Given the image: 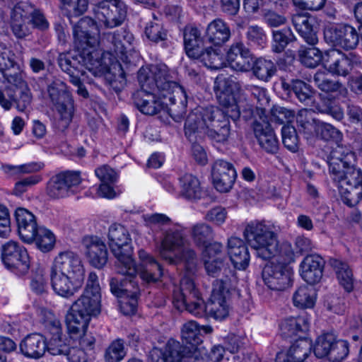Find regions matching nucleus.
<instances>
[{"instance_id":"obj_1","label":"nucleus","mask_w":362,"mask_h":362,"mask_svg":"<svg viewBox=\"0 0 362 362\" xmlns=\"http://www.w3.org/2000/svg\"><path fill=\"white\" fill-rule=\"evenodd\" d=\"M137 77L140 88L132 98L140 112L152 116L169 107V113L175 121L182 118L187 104V93L183 87L173 81L165 64L141 67Z\"/></svg>"},{"instance_id":"obj_2","label":"nucleus","mask_w":362,"mask_h":362,"mask_svg":"<svg viewBox=\"0 0 362 362\" xmlns=\"http://www.w3.org/2000/svg\"><path fill=\"white\" fill-rule=\"evenodd\" d=\"M231 291L228 280H216L209 300L205 304L192 276H185L181 279L179 287L174 286L173 303L177 310H186L194 316L202 317L208 313L215 320H223L229 315Z\"/></svg>"},{"instance_id":"obj_3","label":"nucleus","mask_w":362,"mask_h":362,"mask_svg":"<svg viewBox=\"0 0 362 362\" xmlns=\"http://www.w3.org/2000/svg\"><path fill=\"white\" fill-rule=\"evenodd\" d=\"M110 250L117 259V271L119 274L130 276L139 273L140 279L151 284L159 281L163 276L160 264L144 250L139 251L141 264L136 267L132 257V239L128 230L119 223L112 224L108 230Z\"/></svg>"},{"instance_id":"obj_4","label":"nucleus","mask_w":362,"mask_h":362,"mask_svg":"<svg viewBox=\"0 0 362 362\" xmlns=\"http://www.w3.org/2000/svg\"><path fill=\"white\" fill-rule=\"evenodd\" d=\"M239 107L232 109H220L217 107H197L187 116L185 123V133L190 141L197 137L207 136L212 141L226 142L231 134L229 118H239Z\"/></svg>"},{"instance_id":"obj_5","label":"nucleus","mask_w":362,"mask_h":362,"mask_svg":"<svg viewBox=\"0 0 362 362\" xmlns=\"http://www.w3.org/2000/svg\"><path fill=\"white\" fill-rule=\"evenodd\" d=\"M85 269L80 257L75 252H60L53 259L49 269V279L54 292L69 298L81 288Z\"/></svg>"},{"instance_id":"obj_6","label":"nucleus","mask_w":362,"mask_h":362,"mask_svg":"<svg viewBox=\"0 0 362 362\" xmlns=\"http://www.w3.org/2000/svg\"><path fill=\"white\" fill-rule=\"evenodd\" d=\"M187 243L181 230H168L162 239L160 255L170 264L176 263L177 260L183 262L186 271L184 276H192L197 270V258L193 250L184 248Z\"/></svg>"},{"instance_id":"obj_7","label":"nucleus","mask_w":362,"mask_h":362,"mask_svg":"<svg viewBox=\"0 0 362 362\" xmlns=\"http://www.w3.org/2000/svg\"><path fill=\"white\" fill-rule=\"evenodd\" d=\"M243 236L248 245L257 251V256L269 259L279 252V243L273 227L264 221H252L246 226Z\"/></svg>"},{"instance_id":"obj_8","label":"nucleus","mask_w":362,"mask_h":362,"mask_svg":"<svg viewBox=\"0 0 362 362\" xmlns=\"http://www.w3.org/2000/svg\"><path fill=\"white\" fill-rule=\"evenodd\" d=\"M101 312V300L81 294L69 309L66 324L69 333L78 334L84 332L93 317Z\"/></svg>"},{"instance_id":"obj_9","label":"nucleus","mask_w":362,"mask_h":362,"mask_svg":"<svg viewBox=\"0 0 362 362\" xmlns=\"http://www.w3.org/2000/svg\"><path fill=\"white\" fill-rule=\"evenodd\" d=\"M73 35L77 49H82L85 64L91 67L99 64V54L95 49L98 44L99 32L95 21L88 16L81 18L73 26Z\"/></svg>"},{"instance_id":"obj_10","label":"nucleus","mask_w":362,"mask_h":362,"mask_svg":"<svg viewBox=\"0 0 362 362\" xmlns=\"http://www.w3.org/2000/svg\"><path fill=\"white\" fill-rule=\"evenodd\" d=\"M47 93L52 106L60 116L58 127L64 131L69 125L74 115L73 97L68 90L66 84L58 78L48 85Z\"/></svg>"},{"instance_id":"obj_11","label":"nucleus","mask_w":362,"mask_h":362,"mask_svg":"<svg viewBox=\"0 0 362 362\" xmlns=\"http://www.w3.org/2000/svg\"><path fill=\"white\" fill-rule=\"evenodd\" d=\"M213 331L211 326H199V324L194 320L187 322L182 325L181 329L182 339L186 345L180 344L178 341L170 339L163 344L161 348L167 349L170 343L173 341L178 344L181 347L178 354L189 361L192 359H198L200 354L198 351V345L202 341V333L210 334Z\"/></svg>"},{"instance_id":"obj_12","label":"nucleus","mask_w":362,"mask_h":362,"mask_svg":"<svg viewBox=\"0 0 362 362\" xmlns=\"http://www.w3.org/2000/svg\"><path fill=\"white\" fill-rule=\"evenodd\" d=\"M120 274L121 276L113 277L110 280L112 293L120 298L119 308L125 315H133L137 308V296L139 294L136 275Z\"/></svg>"},{"instance_id":"obj_13","label":"nucleus","mask_w":362,"mask_h":362,"mask_svg":"<svg viewBox=\"0 0 362 362\" xmlns=\"http://www.w3.org/2000/svg\"><path fill=\"white\" fill-rule=\"evenodd\" d=\"M93 13L101 25L112 29L120 26L125 21L127 6L121 0H103L95 5Z\"/></svg>"},{"instance_id":"obj_14","label":"nucleus","mask_w":362,"mask_h":362,"mask_svg":"<svg viewBox=\"0 0 362 362\" xmlns=\"http://www.w3.org/2000/svg\"><path fill=\"white\" fill-rule=\"evenodd\" d=\"M329 171L333 181L337 183L339 180L349 173L361 172L356 168V155L354 152L338 146L330 153L328 160Z\"/></svg>"},{"instance_id":"obj_15","label":"nucleus","mask_w":362,"mask_h":362,"mask_svg":"<svg viewBox=\"0 0 362 362\" xmlns=\"http://www.w3.org/2000/svg\"><path fill=\"white\" fill-rule=\"evenodd\" d=\"M361 62L360 55L355 52L345 54L339 49H332L324 54V66L332 75L346 76L353 66Z\"/></svg>"},{"instance_id":"obj_16","label":"nucleus","mask_w":362,"mask_h":362,"mask_svg":"<svg viewBox=\"0 0 362 362\" xmlns=\"http://www.w3.org/2000/svg\"><path fill=\"white\" fill-rule=\"evenodd\" d=\"M324 37L327 42L346 50L356 49L359 42L356 29L349 24L327 25L324 30Z\"/></svg>"},{"instance_id":"obj_17","label":"nucleus","mask_w":362,"mask_h":362,"mask_svg":"<svg viewBox=\"0 0 362 362\" xmlns=\"http://www.w3.org/2000/svg\"><path fill=\"white\" fill-rule=\"evenodd\" d=\"M1 258L5 266L17 274H24L30 268L26 249L16 241L11 240L2 245Z\"/></svg>"},{"instance_id":"obj_18","label":"nucleus","mask_w":362,"mask_h":362,"mask_svg":"<svg viewBox=\"0 0 362 362\" xmlns=\"http://www.w3.org/2000/svg\"><path fill=\"white\" fill-rule=\"evenodd\" d=\"M293 271L284 264L271 262L265 265L262 276L264 284L273 291H284L292 286Z\"/></svg>"},{"instance_id":"obj_19","label":"nucleus","mask_w":362,"mask_h":362,"mask_svg":"<svg viewBox=\"0 0 362 362\" xmlns=\"http://www.w3.org/2000/svg\"><path fill=\"white\" fill-rule=\"evenodd\" d=\"M81 182L79 172L66 171L52 176L47 184L46 193L52 199H60L74 193Z\"/></svg>"},{"instance_id":"obj_20","label":"nucleus","mask_w":362,"mask_h":362,"mask_svg":"<svg viewBox=\"0 0 362 362\" xmlns=\"http://www.w3.org/2000/svg\"><path fill=\"white\" fill-rule=\"evenodd\" d=\"M211 177L215 189L219 192L226 193L232 189L237 173L232 163L217 160L212 165Z\"/></svg>"},{"instance_id":"obj_21","label":"nucleus","mask_w":362,"mask_h":362,"mask_svg":"<svg viewBox=\"0 0 362 362\" xmlns=\"http://www.w3.org/2000/svg\"><path fill=\"white\" fill-rule=\"evenodd\" d=\"M226 65L237 71H248L253 62L252 54L241 41L234 42L226 55Z\"/></svg>"},{"instance_id":"obj_22","label":"nucleus","mask_w":362,"mask_h":362,"mask_svg":"<svg viewBox=\"0 0 362 362\" xmlns=\"http://www.w3.org/2000/svg\"><path fill=\"white\" fill-rule=\"evenodd\" d=\"M78 54L72 55L69 53L60 54L58 59V63L62 70L67 73L69 76V81L71 83H76L78 76H83L85 74L84 68L92 71L95 68H98L100 65L99 61L98 64L93 65L89 67L83 62L81 56L83 54L82 49H78Z\"/></svg>"},{"instance_id":"obj_23","label":"nucleus","mask_w":362,"mask_h":362,"mask_svg":"<svg viewBox=\"0 0 362 362\" xmlns=\"http://www.w3.org/2000/svg\"><path fill=\"white\" fill-rule=\"evenodd\" d=\"M253 130L259 145L267 153L275 154L279 150V141L271 124L264 119L253 123Z\"/></svg>"},{"instance_id":"obj_24","label":"nucleus","mask_w":362,"mask_h":362,"mask_svg":"<svg viewBox=\"0 0 362 362\" xmlns=\"http://www.w3.org/2000/svg\"><path fill=\"white\" fill-rule=\"evenodd\" d=\"M86 255L93 267L100 269L107 262V250L105 243L97 236H86L83 240Z\"/></svg>"},{"instance_id":"obj_25","label":"nucleus","mask_w":362,"mask_h":362,"mask_svg":"<svg viewBox=\"0 0 362 362\" xmlns=\"http://www.w3.org/2000/svg\"><path fill=\"white\" fill-rule=\"evenodd\" d=\"M214 89L223 109H232L233 105L238 107L233 94L239 89V84L232 78L218 76Z\"/></svg>"},{"instance_id":"obj_26","label":"nucleus","mask_w":362,"mask_h":362,"mask_svg":"<svg viewBox=\"0 0 362 362\" xmlns=\"http://www.w3.org/2000/svg\"><path fill=\"white\" fill-rule=\"evenodd\" d=\"M353 183L341 181L336 183L343 202L349 206L356 205L362 199V171L354 172L351 175Z\"/></svg>"},{"instance_id":"obj_27","label":"nucleus","mask_w":362,"mask_h":362,"mask_svg":"<svg viewBox=\"0 0 362 362\" xmlns=\"http://www.w3.org/2000/svg\"><path fill=\"white\" fill-rule=\"evenodd\" d=\"M325 261L317 254L305 256L300 264V274L309 284L318 283L322 277Z\"/></svg>"},{"instance_id":"obj_28","label":"nucleus","mask_w":362,"mask_h":362,"mask_svg":"<svg viewBox=\"0 0 362 362\" xmlns=\"http://www.w3.org/2000/svg\"><path fill=\"white\" fill-rule=\"evenodd\" d=\"M230 36L229 25L223 20L216 18L206 26L204 39L214 46L221 47L230 40Z\"/></svg>"},{"instance_id":"obj_29","label":"nucleus","mask_w":362,"mask_h":362,"mask_svg":"<svg viewBox=\"0 0 362 362\" xmlns=\"http://www.w3.org/2000/svg\"><path fill=\"white\" fill-rule=\"evenodd\" d=\"M228 254L234 267L245 270L249 265L250 256L244 241L237 237H231L228 240Z\"/></svg>"},{"instance_id":"obj_30","label":"nucleus","mask_w":362,"mask_h":362,"mask_svg":"<svg viewBox=\"0 0 362 362\" xmlns=\"http://www.w3.org/2000/svg\"><path fill=\"white\" fill-rule=\"evenodd\" d=\"M47 349L46 339L37 333L28 334L20 344L21 352L28 358H40L45 354Z\"/></svg>"},{"instance_id":"obj_31","label":"nucleus","mask_w":362,"mask_h":362,"mask_svg":"<svg viewBox=\"0 0 362 362\" xmlns=\"http://www.w3.org/2000/svg\"><path fill=\"white\" fill-rule=\"evenodd\" d=\"M315 85L322 92L328 94H335L337 98H346L347 88L339 81L330 78L325 71H317L313 77Z\"/></svg>"},{"instance_id":"obj_32","label":"nucleus","mask_w":362,"mask_h":362,"mask_svg":"<svg viewBox=\"0 0 362 362\" xmlns=\"http://www.w3.org/2000/svg\"><path fill=\"white\" fill-rule=\"evenodd\" d=\"M315 19L303 13H296L292 17V23L299 35L310 45L318 42L316 33L313 30Z\"/></svg>"},{"instance_id":"obj_33","label":"nucleus","mask_w":362,"mask_h":362,"mask_svg":"<svg viewBox=\"0 0 362 362\" xmlns=\"http://www.w3.org/2000/svg\"><path fill=\"white\" fill-rule=\"evenodd\" d=\"M180 349V345L173 341L169 344L167 349L155 346L149 353L150 362H191L178 354Z\"/></svg>"},{"instance_id":"obj_34","label":"nucleus","mask_w":362,"mask_h":362,"mask_svg":"<svg viewBox=\"0 0 362 362\" xmlns=\"http://www.w3.org/2000/svg\"><path fill=\"white\" fill-rule=\"evenodd\" d=\"M180 196L189 200L199 199L203 194L199 179L190 173H185L179 178Z\"/></svg>"},{"instance_id":"obj_35","label":"nucleus","mask_w":362,"mask_h":362,"mask_svg":"<svg viewBox=\"0 0 362 362\" xmlns=\"http://www.w3.org/2000/svg\"><path fill=\"white\" fill-rule=\"evenodd\" d=\"M309 327V321L305 316L288 317L279 325L281 335L284 338H292L300 332H305Z\"/></svg>"},{"instance_id":"obj_36","label":"nucleus","mask_w":362,"mask_h":362,"mask_svg":"<svg viewBox=\"0 0 362 362\" xmlns=\"http://www.w3.org/2000/svg\"><path fill=\"white\" fill-rule=\"evenodd\" d=\"M107 40H111L114 52L117 55H124L131 51L134 42V35L129 31L122 30L107 34Z\"/></svg>"},{"instance_id":"obj_37","label":"nucleus","mask_w":362,"mask_h":362,"mask_svg":"<svg viewBox=\"0 0 362 362\" xmlns=\"http://www.w3.org/2000/svg\"><path fill=\"white\" fill-rule=\"evenodd\" d=\"M13 66V61L8 57V49L5 45L0 44V71L3 72L4 80L16 88H21L25 85V81L18 73L11 74L4 72Z\"/></svg>"},{"instance_id":"obj_38","label":"nucleus","mask_w":362,"mask_h":362,"mask_svg":"<svg viewBox=\"0 0 362 362\" xmlns=\"http://www.w3.org/2000/svg\"><path fill=\"white\" fill-rule=\"evenodd\" d=\"M205 66L210 69H220L226 66V62L220 49H213L209 47L204 49H200L197 57Z\"/></svg>"},{"instance_id":"obj_39","label":"nucleus","mask_w":362,"mask_h":362,"mask_svg":"<svg viewBox=\"0 0 362 362\" xmlns=\"http://www.w3.org/2000/svg\"><path fill=\"white\" fill-rule=\"evenodd\" d=\"M329 264L334 270L340 285L346 291L349 293L352 291L354 280L352 270L348 264L337 259H331Z\"/></svg>"},{"instance_id":"obj_40","label":"nucleus","mask_w":362,"mask_h":362,"mask_svg":"<svg viewBox=\"0 0 362 362\" xmlns=\"http://www.w3.org/2000/svg\"><path fill=\"white\" fill-rule=\"evenodd\" d=\"M183 37L187 55L190 58L197 57L199 51L201 49L199 46L202 42L200 31L194 26H186L184 30Z\"/></svg>"},{"instance_id":"obj_41","label":"nucleus","mask_w":362,"mask_h":362,"mask_svg":"<svg viewBox=\"0 0 362 362\" xmlns=\"http://www.w3.org/2000/svg\"><path fill=\"white\" fill-rule=\"evenodd\" d=\"M189 235L197 246L206 247L214 239V233L209 225L200 222L191 226Z\"/></svg>"},{"instance_id":"obj_42","label":"nucleus","mask_w":362,"mask_h":362,"mask_svg":"<svg viewBox=\"0 0 362 362\" xmlns=\"http://www.w3.org/2000/svg\"><path fill=\"white\" fill-rule=\"evenodd\" d=\"M316 291L310 286H300L293 295V305L299 308H311L315 305Z\"/></svg>"},{"instance_id":"obj_43","label":"nucleus","mask_w":362,"mask_h":362,"mask_svg":"<svg viewBox=\"0 0 362 362\" xmlns=\"http://www.w3.org/2000/svg\"><path fill=\"white\" fill-rule=\"evenodd\" d=\"M298 55L300 63L308 68H315L322 62L324 63L322 52L314 45L301 46L298 51Z\"/></svg>"},{"instance_id":"obj_44","label":"nucleus","mask_w":362,"mask_h":362,"mask_svg":"<svg viewBox=\"0 0 362 362\" xmlns=\"http://www.w3.org/2000/svg\"><path fill=\"white\" fill-rule=\"evenodd\" d=\"M44 168L42 163H29L19 165L8 164L2 165L3 172L8 177H19L24 174L33 173L41 170Z\"/></svg>"},{"instance_id":"obj_45","label":"nucleus","mask_w":362,"mask_h":362,"mask_svg":"<svg viewBox=\"0 0 362 362\" xmlns=\"http://www.w3.org/2000/svg\"><path fill=\"white\" fill-rule=\"evenodd\" d=\"M254 75L259 79L267 81L276 72L275 64L271 61L264 58L257 59L252 64Z\"/></svg>"},{"instance_id":"obj_46","label":"nucleus","mask_w":362,"mask_h":362,"mask_svg":"<svg viewBox=\"0 0 362 362\" xmlns=\"http://www.w3.org/2000/svg\"><path fill=\"white\" fill-rule=\"evenodd\" d=\"M61 10L69 18L83 15L88 9V0H60Z\"/></svg>"},{"instance_id":"obj_47","label":"nucleus","mask_w":362,"mask_h":362,"mask_svg":"<svg viewBox=\"0 0 362 362\" xmlns=\"http://www.w3.org/2000/svg\"><path fill=\"white\" fill-rule=\"evenodd\" d=\"M127 355L124 341L122 339L113 340L107 347L104 354L105 362H120Z\"/></svg>"},{"instance_id":"obj_48","label":"nucleus","mask_w":362,"mask_h":362,"mask_svg":"<svg viewBox=\"0 0 362 362\" xmlns=\"http://www.w3.org/2000/svg\"><path fill=\"white\" fill-rule=\"evenodd\" d=\"M272 50L276 53L282 52L286 46L295 40V36L290 28L273 31Z\"/></svg>"},{"instance_id":"obj_49","label":"nucleus","mask_w":362,"mask_h":362,"mask_svg":"<svg viewBox=\"0 0 362 362\" xmlns=\"http://www.w3.org/2000/svg\"><path fill=\"white\" fill-rule=\"evenodd\" d=\"M335 336L332 333H325L319 336L315 343L313 351L317 358L327 357L330 354Z\"/></svg>"},{"instance_id":"obj_50","label":"nucleus","mask_w":362,"mask_h":362,"mask_svg":"<svg viewBox=\"0 0 362 362\" xmlns=\"http://www.w3.org/2000/svg\"><path fill=\"white\" fill-rule=\"evenodd\" d=\"M33 241L35 242V244L40 250L48 252L54 247L55 237L49 230L44 227H40Z\"/></svg>"},{"instance_id":"obj_51","label":"nucleus","mask_w":362,"mask_h":362,"mask_svg":"<svg viewBox=\"0 0 362 362\" xmlns=\"http://www.w3.org/2000/svg\"><path fill=\"white\" fill-rule=\"evenodd\" d=\"M292 91L300 102L309 104L312 102L313 90L310 85L303 81L296 80L292 82Z\"/></svg>"},{"instance_id":"obj_52","label":"nucleus","mask_w":362,"mask_h":362,"mask_svg":"<svg viewBox=\"0 0 362 362\" xmlns=\"http://www.w3.org/2000/svg\"><path fill=\"white\" fill-rule=\"evenodd\" d=\"M245 35L248 44L252 46L263 47L267 43V35L258 25L249 26Z\"/></svg>"},{"instance_id":"obj_53","label":"nucleus","mask_w":362,"mask_h":362,"mask_svg":"<svg viewBox=\"0 0 362 362\" xmlns=\"http://www.w3.org/2000/svg\"><path fill=\"white\" fill-rule=\"evenodd\" d=\"M294 117V112L284 107L275 105L270 111V121L279 124L289 123Z\"/></svg>"},{"instance_id":"obj_54","label":"nucleus","mask_w":362,"mask_h":362,"mask_svg":"<svg viewBox=\"0 0 362 362\" xmlns=\"http://www.w3.org/2000/svg\"><path fill=\"white\" fill-rule=\"evenodd\" d=\"M282 142L284 146L292 152H296L298 147V137L296 129L291 125H284L281 129Z\"/></svg>"},{"instance_id":"obj_55","label":"nucleus","mask_w":362,"mask_h":362,"mask_svg":"<svg viewBox=\"0 0 362 362\" xmlns=\"http://www.w3.org/2000/svg\"><path fill=\"white\" fill-rule=\"evenodd\" d=\"M349 353V344L346 340H337L335 337V342L333 343L329 361L332 362H339L344 359Z\"/></svg>"},{"instance_id":"obj_56","label":"nucleus","mask_w":362,"mask_h":362,"mask_svg":"<svg viewBox=\"0 0 362 362\" xmlns=\"http://www.w3.org/2000/svg\"><path fill=\"white\" fill-rule=\"evenodd\" d=\"M316 132L319 136L327 141L329 139L339 141L342 137V134L339 129L325 122L317 123Z\"/></svg>"},{"instance_id":"obj_57","label":"nucleus","mask_w":362,"mask_h":362,"mask_svg":"<svg viewBox=\"0 0 362 362\" xmlns=\"http://www.w3.org/2000/svg\"><path fill=\"white\" fill-rule=\"evenodd\" d=\"M83 294L90 296L93 298L101 300V288L98 277L95 272L88 274L86 285Z\"/></svg>"},{"instance_id":"obj_58","label":"nucleus","mask_w":362,"mask_h":362,"mask_svg":"<svg viewBox=\"0 0 362 362\" xmlns=\"http://www.w3.org/2000/svg\"><path fill=\"white\" fill-rule=\"evenodd\" d=\"M42 180V177L41 175H34L18 181L13 189V194L16 196H21L27 191L28 188L37 185Z\"/></svg>"},{"instance_id":"obj_59","label":"nucleus","mask_w":362,"mask_h":362,"mask_svg":"<svg viewBox=\"0 0 362 362\" xmlns=\"http://www.w3.org/2000/svg\"><path fill=\"white\" fill-rule=\"evenodd\" d=\"M145 34L151 41L155 42L165 40L167 36L166 32L160 24L152 22L146 26Z\"/></svg>"},{"instance_id":"obj_60","label":"nucleus","mask_w":362,"mask_h":362,"mask_svg":"<svg viewBox=\"0 0 362 362\" xmlns=\"http://www.w3.org/2000/svg\"><path fill=\"white\" fill-rule=\"evenodd\" d=\"M30 286L32 290L37 294H42L46 292L47 282L45 277V272L42 269L38 268L34 274Z\"/></svg>"},{"instance_id":"obj_61","label":"nucleus","mask_w":362,"mask_h":362,"mask_svg":"<svg viewBox=\"0 0 362 362\" xmlns=\"http://www.w3.org/2000/svg\"><path fill=\"white\" fill-rule=\"evenodd\" d=\"M95 174L101 183H115L117 181V175L114 169L109 165H104L95 170Z\"/></svg>"},{"instance_id":"obj_62","label":"nucleus","mask_w":362,"mask_h":362,"mask_svg":"<svg viewBox=\"0 0 362 362\" xmlns=\"http://www.w3.org/2000/svg\"><path fill=\"white\" fill-rule=\"evenodd\" d=\"M263 18L265 23L272 28L279 27L286 23V18L284 15L272 9L265 11Z\"/></svg>"},{"instance_id":"obj_63","label":"nucleus","mask_w":362,"mask_h":362,"mask_svg":"<svg viewBox=\"0 0 362 362\" xmlns=\"http://www.w3.org/2000/svg\"><path fill=\"white\" fill-rule=\"evenodd\" d=\"M40 227H37V223L33 222L30 225L18 226V233L21 238L25 243H30L33 242L36 237V233Z\"/></svg>"},{"instance_id":"obj_64","label":"nucleus","mask_w":362,"mask_h":362,"mask_svg":"<svg viewBox=\"0 0 362 362\" xmlns=\"http://www.w3.org/2000/svg\"><path fill=\"white\" fill-rule=\"evenodd\" d=\"M15 101L16 97L14 88L8 86L4 90H0V105L5 110H10Z\"/></svg>"}]
</instances>
